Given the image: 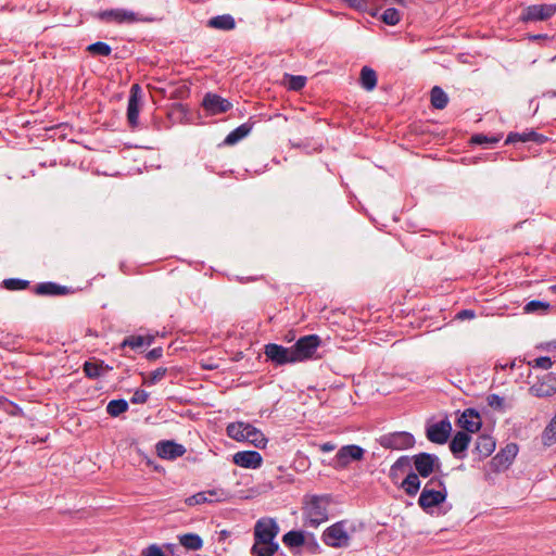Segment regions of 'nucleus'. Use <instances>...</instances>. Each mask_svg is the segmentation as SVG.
I'll list each match as a JSON object with an SVG mask.
<instances>
[{"label": "nucleus", "instance_id": "7ed1b4c3", "mask_svg": "<svg viewBox=\"0 0 556 556\" xmlns=\"http://www.w3.org/2000/svg\"><path fill=\"white\" fill-rule=\"evenodd\" d=\"M447 496V490L441 478L433 477L425 484L418 498V505L425 510L439 506Z\"/></svg>", "mask_w": 556, "mask_h": 556}, {"label": "nucleus", "instance_id": "412c9836", "mask_svg": "<svg viewBox=\"0 0 556 556\" xmlns=\"http://www.w3.org/2000/svg\"><path fill=\"white\" fill-rule=\"evenodd\" d=\"M139 89L138 85H134L131 87V93L128 99L127 105V121L131 128H136L138 126L139 118V99L137 98V90Z\"/></svg>", "mask_w": 556, "mask_h": 556}, {"label": "nucleus", "instance_id": "4c0bfd02", "mask_svg": "<svg viewBox=\"0 0 556 556\" xmlns=\"http://www.w3.org/2000/svg\"><path fill=\"white\" fill-rule=\"evenodd\" d=\"M128 403L125 400H112L109 402L106 406V412L112 417H117L118 415L127 412Z\"/></svg>", "mask_w": 556, "mask_h": 556}, {"label": "nucleus", "instance_id": "6e6d98bb", "mask_svg": "<svg viewBox=\"0 0 556 556\" xmlns=\"http://www.w3.org/2000/svg\"><path fill=\"white\" fill-rule=\"evenodd\" d=\"M548 349H556V341L547 343Z\"/></svg>", "mask_w": 556, "mask_h": 556}, {"label": "nucleus", "instance_id": "aec40b11", "mask_svg": "<svg viewBox=\"0 0 556 556\" xmlns=\"http://www.w3.org/2000/svg\"><path fill=\"white\" fill-rule=\"evenodd\" d=\"M458 425L467 432H477L481 427L480 415L473 408H467L459 417Z\"/></svg>", "mask_w": 556, "mask_h": 556}, {"label": "nucleus", "instance_id": "1a4fd4ad", "mask_svg": "<svg viewBox=\"0 0 556 556\" xmlns=\"http://www.w3.org/2000/svg\"><path fill=\"white\" fill-rule=\"evenodd\" d=\"M365 455V450L358 445L350 444L342 446L336 454L333 459V467L336 469H344L352 462L362 460Z\"/></svg>", "mask_w": 556, "mask_h": 556}, {"label": "nucleus", "instance_id": "20e7f679", "mask_svg": "<svg viewBox=\"0 0 556 556\" xmlns=\"http://www.w3.org/2000/svg\"><path fill=\"white\" fill-rule=\"evenodd\" d=\"M346 521H338L328 527L321 534L323 542L330 547L341 548L350 545V535L345 529Z\"/></svg>", "mask_w": 556, "mask_h": 556}, {"label": "nucleus", "instance_id": "9d476101", "mask_svg": "<svg viewBox=\"0 0 556 556\" xmlns=\"http://www.w3.org/2000/svg\"><path fill=\"white\" fill-rule=\"evenodd\" d=\"M279 527L274 519H260L254 527V543H276Z\"/></svg>", "mask_w": 556, "mask_h": 556}, {"label": "nucleus", "instance_id": "a18cd8bd", "mask_svg": "<svg viewBox=\"0 0 556 556\" xmlns=\"http://www.w3.org/2000/svg\"><path fill=\"white\" fill-rule=\"evenodd\" d=\"M528 365L533 368H541V369L547 370L552 367L553 362L547 356H541V357L534 358L533 361L528 362Z\"/></svg>", "mask_w": 556, "mask_h": 556}, {"label": "nucleus", "instance_id": "473e14b6", "mask_svg": "<svg viewBox=\"0 0 556 556\" xmlns=\"http://www.w3.org/2000/svg\"><path fill=\"white\" fill-rule=\"evenodd\" d=\"M278 543H254L251 548L253 556H273L278 551Z\"/></svg>", "mask_w": 556, "mask_h": 556}, {"label": "nucleus", "instance_id": "2f4dec72", "mask_svg": "<svg viewBox=\"0 0 556 556\" xmlns=\"http://www.w3.org/2000/svg\"><path fill=\"white\" fill-rule=\"evenodd\" d=\"M361 85L364 89L371 91L377 86V74L376 72L368 67L364 66L361 71Z\"/></svg>", "mask_w": 556, "mask_h": 556}, {"label": "nucleus", "instance_id": "13d9d810", "mask_svg": "<svg viewBox=\"0 0 556 556\" xmlns=\"http://www.w3.org/2000/svg\"><path fill=\"white\" fill-rule=\"evenodd\" d=\"M371 15H372V16H376V15H377V10H376V11H374V12H371Z\"/></svg>", "mask_w": 556, "mask_h": 556}, {"label": "nucleus", "instance_id": "b1692460", "mask_svg": "<svg viewBox=\"0 0 556 556\" xmlns=\"http://www.w3.org/2000/svg\"><path fill=\"white\" fill-rule=\"evenodd\" d=\"M471 437L465 431H458L450 442L451 452L458 458H463L464 453L470 443Z\"/></svg>", "mask_w": 556, "mask_h": 556}, {"label": "nucleus", "instance_id": "a19ab883", "mask_svg": "<svg viewBox=\"0 0 556 556\" xmlns=\"http://www.w3.org/2000/svg\"><path fill=\"white\" fill-rule=\"evenodd\" d=\"M167 368L160 367L148 375H143V383L147 386H153L160 382L166 375Z\"/></svg>", "mask_w": 556, "mask_h": 556}, {"label": "nucleus", "instance_id": "9b49d317", "mask_svg": "<svg viewBox=\"0 0 556 556\" xmlns=\"http://www.w3.org/2000/svg\"><path fill=\"white\" fill-rule=\"evenodd\" d=\"M264 354L276 366L295 363L292 348L288 349L276 343H268L264 348Z\"/></svg>", "mask_w": 556, "mask_h": 556}, {"label": "nucleus", "instance_id": "bb28decb", "mask_svg": "<svg viewBox=\"0 0 556 556\" xmlns=\"http://www.w3.org/2000/svg\"><path fill=\"white\" fill-rule=\"evenodd\" d=\"M400 486L408 496H415L420 489L419 476L414 471L407 472L406 477L400 483Z\"/></svg>", "mask_w": 556, "mask_h": 556}, {"label": "nucleus", "instance_id": "37998d69", "mask_svg": "<svg viewBox=\"0 0 556 556\" xmlns=\"http://www.w3.org/2000/svg\"><path fill=\"white\" fill-rule=\"evenodd\" d=\"M3 286L5 289L11 291L24 290L29 286V281L17 278H9L3 280Z\"/></svg>", "mask_w": 556, "mask_h": 556}, {"label": "nucleus", "instance_id": "c03bdc74", "mask_svg": "<svg viewBox=\"0 0 556 556\" xmlns=\"http://www.w3.org/2000/svg\"><path fill=\"white\" fill-rule=\"evenodd\" d=\"M549 303L547 302H542V301H538V300H533V301H530L526 304L525 306V312L526 313H535L538 311H547L549 308Z\"/></svg>", "mask_w": 556, "mask_h": 556}, {"label": "nucleus", "instance_id": "58836bf2", "mask_svg": "<svg viewBox=\"0 0 556 556\" xmlns=\"http://www.w3.org/2000/svg\"><path fill=\"white\" fill-rule=\"evenodd\" d=\"M542 441L544 445L551 446L556 442V417L546 426L542 433Z\"/></svg>", "mask_w": 556, "mask_h": 556}, {"label": "nucleus", "instance_id": "79ce46f5", "mask_svg": "<svg viewBox=\"0 0 556 556\" xmlns=\"http://www.w3.org/2000/svg\"><path fill=\"white\" fill-rule=\"evenodd\" d=\"M381 20L384 24L394 26L401 21V13L394 8H389L382 13Z\"/></svg>", "mask_w": 556, "mask_h": 556}, {"label": "nucleus", "instance_id": "ea45409f", "mask_svg": "<svg viewBox=\"0 0 556 556\" xmlns=\"http://www.w3.org/2000/svg\"><path fill=\"white\" fill-rule=\"evenodd\" d=\"M87 51L91 55H101V56H109L112 52L111 47L102 41H97L94 43H91L87 47Z\"/></svg>", "mask_w": 556, "mask_h": 556}, {"label": "nucleus", "instance_id": "6ab92c4d", "mask_svg": "<svg viewBox=\"0 0 556 556\" xmlns=\"http://www.w3.org/2000/svg\"><path fill=\"white\" fill-rule=\"evenodd\" d=\"M518 453V446L515 443L507 444L492 458V466L496 470H504L513 463Z\"/></svg>", "mask_w": 556, "mask_h": 556}, {"label": "nucleus", "instance_id": "3c124183", "mask_svg": "<svg viewBox=\"0 0 556 556\" xmlns=\"http://www.w3.org/2000/svg\"><path fill=\"white\" fill-rule=\"evenodd\" d=\"M349 5L359 11H366L368 9L367 0H345Z\"/></svg>", "mask_w": 556, "mask_h": 556}, {"label": "nucleus", "instance_id": "4be33fe9", "mask_svg": "<svg viewBox=\"0 0 556 556\" xmlns=\"http://www.w3.org/2000/svg\"><path fill=\"white\" fill-rule=\"evenodd\" d=\"M412 459L409 456H401L391 466L389 477L393 483H397L402 475L412 471Z\"/></svg>", "mask_w": 556, "mask_h": 556}, {"label": "nucleus", "instance_id": "2eb2a0df", "mask_svg": "<svg viewBox=\"0 0 556 556\" xmlns=\"http://www.w3.org/2000/svg\"><path fill=\"white\" fill-rule=\"evenodd\" d=\"M452 426L448 420H441L427 428V439L437 444H444L451 433Z\"/></svg>", "mask_w": 556, "mask_h": 556}, {"label": "nucleus", "instance_id": "423d86ee", "mask_svg": "<svg viewBox=\"0 0 556 556\" xmlns=\"http://www.w3.org/2000/svg\"><path fill=\"white\" fill-rule=\"evenodd\" d=\"M320 343L321 340L317 334L301 337L292 346L295 363L312 358Z\"/></svg>", "mask_w": 556, "mask_h": 556}, {"label": "nucleus", "instance_id": "a211bd4d", "mask_svg": "<svg viewBox=\"0 0 556 556\" xmlns=\"http://www.w3.org/2000/svg\"><path fill=\"white\" fill-rule=\"evenodd\" d=\"M232 460L242 468L256 469L262 466L263 457L256 451H241L233 455Z\"/></svg>", "mask_w": 556, "mask_h": 556}, {"label": "nucleus", "instance_id": "f257e3e1", "mask_svg": "<svg viewBox=\"0 0 556 556\" xmlns=\"http://www.w3.org/2000/svg\"><path fill=\"white\" fill-rule=\"evenodd\" d=\"M331 496L306 494L302 501V517L305 527L318 528L329 519Z\"/></svg>", "mask_w": 556, "mask_h": 556}, {"label": "nucleus", "instance_id": "39448f33", "mask_svg": "<svg viewBox=\"0 0 556 556\" xmlns=\"http://www.w3.org/2000/svg\"><path fill=\"white\" fill-rule=\"evenodd\" d=\"M410 459L416 470L415 472L422 478H428L441 468L440 458L434 454L421 452L410 457Z\"/></svg>", "mask_w": 556, "mask_h": 556}, {"label": "nucleus", "instance_id": "8fccbe9b", "mask_svg": "<svg viewBox=\"0 0 556 556\" xmlns=\"http://www.w3.org/2000/svg\"><path fill=\"white\" fill-rule=\"evenodd\" d=\"M149 399V393L146 392L144 390H141V389H138L135 391L132 397H131V403L134 404H144Z\"/></svg>", "mask_w": 556, "mask_h": 556}, {"label": "nucleus", "instance_id": "4d7b16f0", "mask_svg": "<svg viewBox=\"0 0 556 556\" xmlns=\"http://www.w3.org/2000/svg\"><path fill=\"white\" fill-rule=\"evenodd\" d=\"M549 290H551L553 293H556V285L551 286V287H549Z\"/></svg>", "mask_w": 556, "mask_h": 556}, {"label": "nucleus", "instance_id": "864d4df0", "mask_svg": "<svg viewBox=\"0 0 556 556\" xmlns=\"http://www.w3.org/2000/svg\"><path fill=\"white\" fill-rule=\"evenodd\" d=\"M163 355L162 348H155L148 352L147 358L150 361H155L157 358H161Z\"/></svg>", "mask_w": 556, "mask_h": 556}, {"label": "nucleus", "instance_id": "5701e85b", "mask_svg": "<svg viewBox=\"0 0 556 556\" xmlns=\"http://www.w3.org/2000/svg\"><path fill=\"white\" fill-rule=\"evenodd\" d=\"M546 140H547V138L544 135L531 130V131H523V132H510L507 136L505 143L509 144V143H515V142H519V141L520 142L533 141L536 143H543Z\"/></svg>", "mask_w": 556, "mask_h": 556}, {"label": "nucleus", "instance_id": "f3484780", "mask_svg": "<svg viewBox=\"0 0 556 556\" xmlns=\"http://www.w3.org/2000/svg\"><path fill=\"white\" fill-rule=\"evenodd\" d=\"M101 17L117 24H132L140 21L137 13L125 9H112L102 12Z\"/></svg>", "mask_w": 556, "mask_h": 556}, {"label": "nucleus", "instance_id": "f704fd0d", "mask_svg": "<svg viewBox=\"0 0 556 556\" xmlns=\"http://www.w3.org/2000/svg\"><path fill=\"white\" fill-rule=\"evenodd\" d=\"M285 85L289 90L300 91L305 87L306 77L302 75H290L286 74L283 77Z\"/></svg>", "mask_w": 556, "mask_h": 556}, {"label": "nucleus", "instance_id": "6e6552de", "mask_svg": "<svg viewBox=\"0 0 556 556\" xmlns=\"http://www.w3.org/2000/svg\"><path fill=\"white\" fill-rule=\"evenodd\" d=\"M556 14L555 3L532 4L522 10L520 20L522 22L547 21Z\"/></svg>", "mask_w": 556, "mask_h": 556}, {"label": "nucleus", "instance_id": "c9c22d12", "mask_svg": "<svg viewBox=\"0 0 556 556\" xmlns=\"http://www.w3.org/2000/svg\"><path fill=\"white\" fill-rule=\"evenodd\" d=\"M179 542L184 547H186L188 549H192V551H198L203 545L202 539L198 534H194V533H188V534L181 535L179 539Z\"/></svg>", "mask_w": 556, "mask_h": 556}, {"label": "nucleus", "instance_id": "49530a36", "mask_svg": "<svg viewBox=\"0 0 556 556\" xmlns=\"http://www.w3.org/2000/svg\"><path fill=\"white\" fill-rule=\"evenodd\" d=\"M498 140L500 139L497 137H488V136L482 135V134L475 135L471 138V142H473L476 144H488L490 147H492L493 144L497 143Z\"/></svg>", "mask_w": 556, "mask_h": 556}, {"label": "nucleus", "instance_id": "e433bc0d", "mask_svg": "<svg viewBox=\"0 0 556 556\" xmlns=\"http://www.w3.org/2000/svg\"><path fill=\"white\" fill-rule=\"evenodd\" d=\"M109 369L103 366V363L86 362L84 364V372L88 378L96 379L103 375L104 370Z\"/></svg>", "mask_w": 556, "mask_h": 556}, {"label": "nucleus", "instance_id": "4468645a", "mask_svg": "<svg viewBox=\"0 0 556 556\" xmlns=\"http://www.w3.org/2000/svg\"><path fill=\"white\" fill-rule=\"evenodd\" d=\"M203 109L211 115H217L228 112L232 104L225 98L215 93H206L202 100Z\"/></svg>", "mask_w": 556, "mask_h": 556}, {"label": "nucleus", "instance_id": "09e8293b", "mask_svg": "<svg viewBox=\"0 0 556 556\" xmlns=\"http://www.w3.org/2000/svg\"><path fill=\"white\" fill-rule=\"evenodd\" d=\"M140 556H166V555L159 545L151 544L141 551Z\"/></svg>", "mask_w": 556, "mask_h": 556}, {"label": "nucleus", "instance_id": "c85d7f7f", "mask_svg": "<svg viewBox=\"0 0 556 556\" xmlns=\"http://www.w3.org/2000/svg\"><path fill=\"white\" fill-rule=\"evenodd\" d=\"M153 339L154 338L151 336H129L122 342V348L128 346L131 350H137L146 345H151Z\"/></svg>", "mask_w": 556, "mask_h": 556}, {"label": "nucleus", "instance_id": "bf43d9fd", "mask_svg": "<svg viewBox=\"0 0 556 556\" xmlns=\"http://www.w3.org/2000/svg\"><path fill=\"white\" fill-rule=\"evenodd\" d=\"M555 417H556V414H555Z\"/></svg>", "mask_w": 556, "mask_h": 556}, {"label": "nucleus", "instance_id": "72a5a7b5", "mask_svg": "<svg viewBox=\"0 0 556 556\" xmlns=\"http://www.w3.org/2000/svg\"><path fill=\"white\" fill-rule=\"evenodd\" d=\"M282 542L288 547H300L305 543L303 531H289L282 536Z\"/></svg>", "mask_w": 556, "mask_h": 556}, {"label": "nucleus", "instance_id": "dca6fc26", "mask_svg": "<svg viewBox=\"0 0 556 556\" xmlns=\"http://www.w3.org/2000/svg\"><path fill=\"white\" fill-rule=\"evenodd\" d=\"M157 456L163 459L173 460L186 453V447L175 441L166 440L156 444Z\"/></svg>", "mask_w": 556, "mask_h": 556}, {"label": "nucleus", "instance_id": "ddd939ff", "mask_svg": "<svg viewBox=\"0 0 556 556\" xmlns=\"http://www.w3.org/2000/svg\"><path fill=\"white\" fill-rule=\"evenodd\" d=\"M529 393L536 397H549L556 393V375L548 372L538 378L529 388Z\"/></svg>", "mask_w": 556, "mask_h": 556}, {"label": "nucleus", "instance_id": "393cba45", "mask_svg": "<svg viewBox=\"0 0 556 556\" xmlns=\"http://www.w3.org/2000/svg\"><path fill=\"white\" fill-rule=\"evenodd\" d=\"M34 292L37 295L55 296L66 294L68 290L66 287L60 286L55 282H41L35 287Z\"/></svg>", "mask_w": 556, "mask_h": 556}, {"label": "nucleus", "instance_id": "5fc2aeb1", "mask_svg": "<svg viewBox=\"0 0 556 556\" xmlns=\"http://www.w3.org/2000/svg\"><path fill=\"white\" fill-rule=\"evenodd\" d=\"M320 451L328 453L336 448V445L331 442H325L319 446Z\"/></svg>", "mask_w": 556, "mask_h": 556}, {"label": "nucleus", "instance_id": "603ef678", "mask_svg": "<svg viewBox=\"0 0 556 556\" xmlns=\"http://www.w3.org/2000/svg\"><path fill=\"white\" fill-rule=\"evenodd\" d=\"M476 316L472 309H463L457 313L456 318L459 320L471 319Z\"/></svg>", "mask_w": 556, "mask_h": 556}, {"label": "nucleus", "instance_id": "c756f323", "mask_svg": "<svg viewBox=\"0 0 556 556\" xmlns=\"http://www.w3.org/2000/svg\"><path fill=\"white\" fill-rule=\"evenodd\" d=\"M495 448V442L490 435H480L476 442V450L481 457H488Z\"/></svg>", "mask_w": 556, "mask_h": 556}, {"label": "nucleus", "instance_id": "a878e982", "mask_svg": "<svg viewBox=\"0 0 556 556\" xmlns=\"http://www.w3.org/2000/svg\"><path fill=\"white\" fill-rule=\"evenodd\" d=\"M252 123L241 124L239 127L230 131L227 137L224 139L223 144L225 146H233L243 138H245L252 130Z\"/></svg>", "mask_w": 556, "mask_h": 556}, {"label": "nucleus", "instance_id": "f03ea898", "mask_svg": "<svg viewBox=\"0 0 556 556\" xmlns=\"http://www.w3.org/2000/svg\"><path fill=\"white\" fill-rule=\"evenodd\" d=\"M227 435L236 441H248L257 448H264L267 439L264 433L248 422H231L226 428Z\"/></svg>", "mask_w": 556, "mask_h": 556}, {"label": "nucleus", "instance_id": "f8f14e48", "mask_svg": "<svg viewBox=\"0 0 556 556\" xmlns=\"http://www.w3.org/2000/svg\"><path fill=\"white\" fill-rule=\"evenodd\" d=\"M228 497V492L223 488H215L206 491L199 492L194 495H191L185 500V503L188 506H195L205 503H218L226 501Z\"/></svg>", "mask_w": 556, "mask_h": 556}, {"label": "nucleus", "instance_id": "0eeeda50", "mask_svg": "<svg viewBox=\"0 0 556 556\" xmlns=\"http://www.w3.org/2000/svg\"><path fill=\"white\" fill-rule=\"evenodd\" d=\"M379 444L388 450H407L415 445V438L409 432H392L383 434L378 440Z\"/></svg>", "mask_w": 556, "mask_h": 556}, {"label": "nucleus", "instance_id": "de8ad7c7", "mask_svg": "<svg viewBox=\"0 0 556 556\" xmlns=\"http://www.w3.org/2000/svg\"><path fill=\"white\" fill-rule=\"evenodd\" d=\"M488 405L494 409L503 410L504 409V399L497 394H490L486 397Z\"/></svg>", "mask_w": 556, "mask_h": 556}, {"label": "nucleus", "instance_id": "cd10ccee", "mask_svg": "<svg viewBox=\"0 0 556 556\" xmlns=\"http://www.w3.org/2000/svg\"><path fill=\"white\" fill-rule=\"evenodd\" d=\"M207 25L216 29L231 30L236 27V22L231 15L224 14L210 18Z\"/></svg>", "mask_w": 556, "mask_h": 556}, {"label": "nucleus", "instance_id": "7c9ffc66", "mask_svg": "<svg viewBox=\"0 0 556 556\" xmlns=\"http://www.w3.org/2000/svg\"><path fill=\"white\" fill-rule=\"evenodd\" d=\"M430 100H431L432 106L438 110H443L448 103L447 94L439 86H434L431 89Z\"/></svg>", "mask_w": 556, "mask_h": 556}]
</instances>
